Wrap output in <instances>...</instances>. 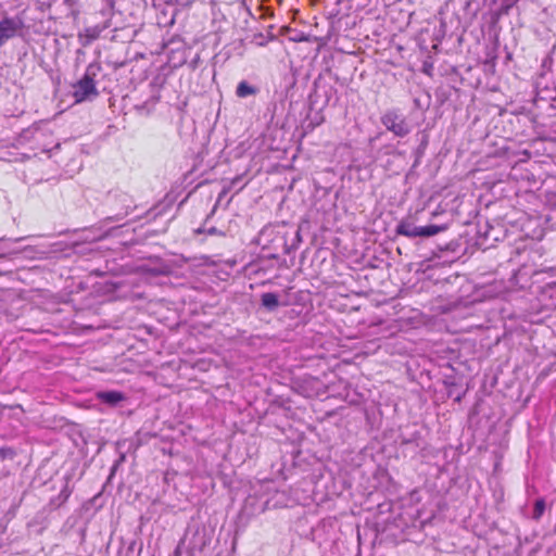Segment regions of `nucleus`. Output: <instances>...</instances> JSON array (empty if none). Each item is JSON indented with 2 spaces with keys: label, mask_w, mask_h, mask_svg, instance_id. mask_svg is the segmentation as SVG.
Segmentation results:
<instances>
[{
  "label": "nucleus",
  "mask_w": 556,
  "mask_h": 556,
  "mask_svg": "<svg viewBox=\"0 0 556 556\" xmlns=\"http://www.w3.org/2000/svg\"><path fill=\"white\" fill-rule=\"evenodd\" d=\"M207 544L205 530L198 527H188L184 538L175 549V556H180L182 553L188 556H195L197 554L204 553Z\"/></svg>",
  "instance_id": "1"
},
{
  "label": "nucleus",
  "mask_w": 556,
  "mask_h": 556,
  "mask_svg": "<svg viewBox=\"0 0 556 556\" xmlns=\"http://www.w3.org/2000/svg\"><path fill=\"white\" fill-rule=\"evenodd\" d=\"M100 67L96 64H90L84 76L73 85V97L76 103L90 101L99 96L96 87L94 77Z\"/></svg>",
  "instance_id": "2"
},
{
  "label": "nucleus",
  "mask_w": 556,
  "mask_h": 556,
  "mask_svg": "<svg viewBox=\"0 0 556 556\" xmlns=\"http://www.w3.org/2000/svg\"><path fill=\"white\" fill-rule=\"evenodd\" d=\"M447 229L446 225H426V226H417L415 223L409 219L405 218L402 219L395 228V233L399 236H404L407 238H429L432 236H435L444 230Z\"/></svg>",
  "instance_id": "3"
},
{
  "label": "nucleus",
  "mask_w": 556,
  "mask_h": 556,
  "mask_svg": "<svg viewBox=\"0 0 556 556\" xmlns=\"http://www.w3.org/2000/svg\"><path fill=\"white\" fill-rule=\"evenodd\" d=\"M381 124L396 137H405L412 131V125L399 109H390L380 117Z\"/></svg>",
  "instance_id": "4"
},
{
  "label": "nucleus",
  "mask_w": 556,
  "mask_h": 556,
  "mask_svg": "<svg viewBox=\"0 0 556 556\" xmlns=\"http://www.w3.org/2000/svg\"><path fill=\"white\" fill-rule=\"evenodd\" d=\"M110 206L113 214L108 216L110 222H119L127 217L136 208L131 195L126 192H115L110 195Z\"/></svg>",
  "instance_id": "5"
},
{
  "label": "nucleus",
  "mask_w": 556,
  "mask_h": 556,
  "mask_svg": "<svg viewBox=\"0 0 556 556\" xmlns=\"http://www.w3.org/2000/svg\"><path fill=\"white\" fill-rule=\"evenodd\" d=\"M24 27V21L18 17H4L0 21V48Z\"/></svg>",
  "instance_id": "6"
},
{
  "label": "nucleus",
  "mask_w": 556,
  "mask_h": 556,
  "mask_svg": "<svg viewBox=\"0 0 556 556\" xmlns=\"http://www.w3.org/2000/svg\"><path fill=\"white\" fill-rule=\"evenodd\" d=\"M96 396L100 402L111 407H116L121 402L126 400V395L123 392L115 390L99 391L97 392Z\"/></svg>",
  "instance_id": "7"
},
{
  "label": "nucleus",
  "mask_w": 556,
  "mask_h": 556,
  "mask_svg": "<svg viewBox=\"0 0 556 556\" xmlns=\"http://www.w3.org/2000/svg\"><path fill=\"white\" fill-rule=\"evenodd\" d=\"M160 96L156 93L151 94L147 100L138 102L134 105L135 111L141 116H149L155 109Z\"/></svg>",
  "instance_id": "8"
},
{
  "label": "nucleus",
  "mask_w": 556,
  "mask_h": 556,
  "mask_svg": "<svg viewBox=\"0 0 556 556\" xmlns=\"http://www.w3.org/2000/svg\"><path fill=\"white\" fill-rule=\"evenodd\" d=\"M261 304L268 312H275L279 306V295L274 292H266L261 295Z\"/></svg>",
  "instance_id": "9"
},
{
  "label": "nucleus",
  "mask_w": 556,
  "mask_h": 556,
  "mask_svg": "<svg viewBox=\"0 0 556 556\" xmlns=\"http://www.w3.org/2000/svg\"><path fill=\"white\" fill-rule=\"evenodd\" d=\"M257 92H258V88L250 85L245 80L240 81L236 88V96L238 98H247L250 96H255Z\"/></svg>",
  "instance_id": "10"
},
{
  "label": "nucleus",
  "mask_w": 556,
  "mask_h": 556,
  "mask_svg": "<svg viewBox=\"0 0 556 556\" xmlns=\"http://www.w3.org/2000/svg\"><path fill=\"white\" fill-rule=\"evenodd\" d=\"M72 494V490L70 489L68 484L65 483V485L63 486V489L60 491L59 495L55 497V498H52L50 501V506L52 508H59L61 507L64 503H66V501L68 500V497L71 496Z\"/></svg>",
  "instance_id": "11"
},
{
  "label": "nucleus",
  "mask_w": 556,
  "mask_h": 556,
  "mask_svg": "<svg viewBox=\"0 0 556 556\" xmlns=\"http://www.w3.org/2000/svg\"><path fill=\"white\" fill-rule=\"evenodd\" d=\"M429 143V135L426 131L421 132L419 146L415 150V163L414 166H417L420 162V159L424 156L425 151Z\"/></svg>",
  "instance_id": "12"
},
{
  "label": "nucleus",
  "mask_w": 556,
  "mask_h": 556,
  "mask_svg": "<svg viewBox=\"0 0 556 556\" xmlns=\"http://www.w3.org/2000/svg\"><path fill=\"white\" fill-rule=\"evenodd\" d=\"M545 507H546V504H545L544 498L536 500L534 503L532 518L534 520H539L542 517V515L544 514Z\"/></svg>",
  "instance_id": "13"
},
{
  "label": "nucleus",
  "mask_w": 556,
  "mask_h": 556,
  "mask_svg": "<svg viewBox=\"0 0 556 556\" xmlns=\"http://www.w3.org/2000/svg\"><path fill=\"white\" fill-rule=\"evenodd\" d=\"M480 10L479 0H467L465 4V11L471 16H476Z\"/></svg>",
  "instance_id": "14"
},
{
  "label": "nucleus",
  "mask_w": 556,
  "mask_h": 556,
  "mask_svg": "<svg viewBox=\"0 0 556 556\" xmlns=\"http://www.w3.org/2000/svg\"><path fill=\"white\" fill-rule=\"evenodd\" d=\"M100 35V29L98 27H88L85 29V37L87 38V43L96 40Z\"/></svg>",
  "instance_id": "15"
},
{
  "label": "nucleus",
  "mask_w": 556,
  "mask_h": 556,
  "mask_svg": "<svg viewBox=\"0 0 556 556\" xmlns=\"http://www.w3.org/2000/svg\"><path fill=\"white\" fill-rule=\"evenodd\" d=\"M419 439H420V433L419 432H414L409 438L402 437L401 444L402 445H408V444L415 443V445L418 447L420 445L419 442H418Z\"/></svg>",
  "instance_id": "16"
},
{
  "label": "nucleus",
  "mask_w": 556,
  "mask_h": 556,
  "mask_svg": "<svg viewBox=\"0 0 556 556\" xmlns=\"http://www.w3.org/2000/svg\"><path fill=\"white\" fill-rule=\"evenodd\" d=\"M195 232L197 233L205 232V233H207L210 236H222V237H225V235H226L225 231H223V230H220V229H218L216 227H210L207 229L201 227V228H198L195 230Z\"/></svg>",
  "instance_id": "17"
},
{
  "label": "nucleus",
  "mask_w": 556,
  "mask_h": 556,
  "mask_svg": "<svg viewBox=\"0 0 556 556\" xmlns=\"http://www.w3.org/2000/svg\"><path fill=\"white\" fill-rule=\"evenodd\" d=\"M15 456V451L9 446L0 447V460L12 459Z\"/></svg>",
  "instance_id": "18"
},
{
  "label": "nucleus",
  "mask_w": 556,
  "mask_h": 556,
  "mask_svg": "<svg viewBox=\"0 0 556 556\" xmlns=\"http://www.w3.org/2000/svg\"><path fill=\"white\" fill-rule=\"evenodd\" d=\"M198 60H199V56H197V59L192 62V67L193 68L195 67V64L198 63Z\"/></svg>",
  "instance_id": "19"
},
{
  "label": "nucleus",
  "mask_w": 556,
  "mask_h": 556,
  "mask_svg": "<svg viewBox=\"0 0 556 556\" xmlns=\"http://www.w3.org/2000/svg\"><path fill=\"white\" fill-rule=\"evenodd\" d=\"M551 271H552L554 275H556V266L552 267V268H551Z\"/></svg>",
  "instance_id": "20"
},
{
  "label": "nucleus",
  "mask_w": 556,
  "mask_h": 556,
  "mask_svg": "<svg viewBox=\"0 0 556 556\" xmlns=\"http://www.w3.org/2000/svg\"><path fill=\"white\" fill-rule=\"evenodd\" d=\"M450 249H452V248H451V244H446V245H445V250H450Z\"/></svg>",
  "instance_id": "21"
},
{
  "label": "nucleus",
  "mask_w": 556,
  "mask_h": 556,
  "mask_svg": "<svg viewBox=\"0 0 556 556\" xmlns=\"http://www.w3.org/2000/svg\"><path fill=\"white\" fill-rule=\"evenodd\" d=\"M21 240H22V238H17V239H14L13 241H14V242H18V241H21Z\"/></svg>",
  "instance_id": "22"
},
{
  "label": "nucleus",
  "mask_w": 556,
  "mask_h": 556,
  "mask_svg": "<svg viewBox=\"0 0 556 556\" xmlns=\"http://www.w3.org/2000/svg\"><path fill=\"white\" fill-rule=\"evenodd\" d=\"M4 255H5V253H4V252L0 253V257H3Z\"/></svg>",
  "instance_id": "23"
},
{
  "label": "nucleus",
  "mask_w": 556,
  "mask_h": 556,
  "mask_svg": "<svg viewBox=\"0 0 556 556\" xmlns=\"http://www.w3.org/2000/svg\"><path fill=\"white\" fill-rule=\"evenodd\" d=\"M3 240H5V238H4V237L0 238V241H3Z\"/></svg>",
  "instance_id": "24"
}]
</instances>
